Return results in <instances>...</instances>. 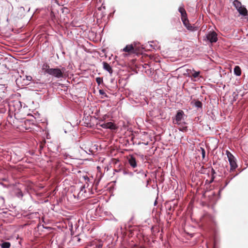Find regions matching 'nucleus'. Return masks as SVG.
<instances>
[{
	"label": "nucleus",
	"mask_w": 248,
	"mask_h": 248,
	"mask_svg": "<svg viewBox=\"0 0 248 248\" xmlns=\"http://www.w3.org/2000/svg\"><path fill=\"white\" fill-rule=\"evenodd\" d=\"M145 49V47L143 46H139L135 45L134 46L132 44L127 45L125 46V57L127 55H139L142 54L143 50Z\"/></svg>",
	"instance_id": "f257e3e1"
},
{
	"label": "nucleus",
	"mask_w": 248,
	"mask_h": 248,
	"mask_svg": "<svg viewBox=\"0 0 248 248\" xmlns=\"http://www.w3.org/2000/svg\"><path fill=\"white\" fill-rule=\"evenodd\" d=\"M89 186V185L88 184L87 186V188H88V191L85 189L86 186L85 185L83 186H81L80 190H75L73 194V197L75 199H76L78 201H83L86 198H88L90 195V190L91 188H88Z\"/></svg>",
	"instance_id": "f03ea898"
},
{
	"label": "nucleus",
	"mask_w": 248,
	"mask_h": 248,
	"mask_svg": "<svg viewBox=\"0 0 248 248\" xmlns=\"http://www.w3.org/2000/svg\"><path fill=\"white\" fill-rule=\"evenodd\" d=\"M65 70L64 67H62V69L51 68L48 75L56 78H63V73Z\"/></svg>",
	"instance_id": "7ed1b4c3"
},
{
	"label": "nucleus",
	"mask_w": 248,
	"mask_h": 248,
	"mask_svg": "<svg viewBox=\"0 0 248 248\" xmlns=\"http://www.w3.org/2000/svg\"><path fill=\"white\" fill-rule=\"evenodd\" d=\"M203 40L211 44L216 43L218 40L217 34L215 31H210L203 36Z\"/></svg>",
	"instance_id": "20e7f679"
},
{
	"label": "nucleus",
	"mask_w": 248,
	"mask_h": 248,
	"mask_svg": "<svg viewBox=\"0 0 248 248\" xmlns=\"http://www.w3.org/2000/svg\"><path fill=\"white\" fill-rule=\"evenodd\" d=\"M226 155L230 165V171L231 172L233 171L238 167L236 163V159L233 155L228 151H226Z\"/></svg>",
	"instance_id": "39448f33"
},
{
	"label": "nucleus",
	"mask_w": 248,
	"mask_h": 248,
	"mask_svg": "<svg viewBox=\"0 0 248 248\" xmlns=\"http://www.w3.org/2000/svg\"><path fill=\"white\" fill-rule=\"evenodd\" d=\"M127 163L130 166L134 169L137 167V161L135 156L134 155L129 154L125 156Z\"/></svg>",
	"instance_id": "423d86ee"
},
{
	"label": "nucleus",
	"mask_w": 248,
	"mask_h": 248,
	"mask_svg": "<svg viewBox=\"0 0 248 248\" xmlns=\"http://www.w3.org/2000/svg\"><path fill=\"white\" fill-rule=\"evenodd\" d=\"M184 115V112L182 110H178L176 112L174 118H173V123L180 125L181 121L183 119Z\"/></svg>",
	"instance_id": "0eeeda50"
},
{
	"label": "nucleus",
	"mask_w": 248,
	"mask_h": 248,
	"mask_svg": "<svg viewBox=\"0 0 248 248\" xmlns=\"http://www.w3.org/2000/svg\"><path fill=\"white\" fill-rule=\"evenodd\" d=\"M186 72L189 77L198 78L199 77L201 72L200 71H195L193 69H187Z\"/></svg>",
	"instance_id": "6e6552de"
},
{
	"label": "nucleus",
	"mask_w": 248,
	"mask_h": 248,
	"mask_svg": "<svg viewBox=\"0 0 248 248\" xmlns=\"http://www.w3.org/2000/svg\"><path fill=\"white\" fill-rule=\"evenodd\" d=\"M124 92H125V97H126L128 98V99L130 101H131V100L133 101L134 98L135 96L134 93L132 91L129 90L128 89H125V88Z\"/></svg>",
	"instance_id": "1a4fd4ad"
},
{
	"label": "nucleus",
	"mask_w": 248,
	"mask_h": 248,
	"mask_svg": "<svg viewBox=\"0 0 248 248\" xmlns=\"http://www.w3.org/2000/svg\"><path fill=\"white\" fill-rule=\"evenodd\" d=\"M100 125L103 128H109L113 129L115 128V125L112 122L103 123L100 124Z\"/></svg>",
	"instance_id": "9d476101"
},
{
	"label": "nucleus",
	"mask_w": 248,
	"mask_h": 248,
	"mask_svg": "<svg viewBox=\"0 0 248 248\" xmlns=\"http://www.w3.org/2000/svg\"><path fill=\"white\" fill-rule=\"evenodd\" d=\"M103 68L106 71H108L109 74H111L113 72V70L110 65L107 62H103Z\"/></svg>",
	"instance_id": "9b49d317"
},
{
	"label": "nucleus",
	"mask_w": 248,
	"mask_h": 248,
	"mask_svg": "<svg viewBox=\"0 0 248 248\" xmlns=\"http://www.w3.org/2000/svg\"><path fill=\"white\" fill-rule=\"evenodd\" d=\"M191 104L195 106L197 108H202V103L199 100H194L191 102Z\"/></svg>",
	"instance_id": "f8f14e48"
},
{
	"label": "nucleus",
	"mask_w": 248,
	"mask_h": 248,
	"mask_svg": "<svg viewBox=\"0 0 248 248\" xmlns=\"http://www.w3.org/2000/svg\"><path fill=\"white\" fill-rule=\"evenodd\" d=\"M238 13L242 16H248V10L244 5H242L240 8V10H238Z\"/></svg>",
	"instance_id": "ddd939ff"
},
{
	"label": "nucleus",
	"mask_w": 248,
	"mask_h": 248,
	"mask_svg": "<svg viewBox=\"0 0 248 248\" xmlns=\"http://www.w3.org/2000/svg\"><path fill=\"white\" fill-rule=\"evenodd\" d=\"M51 68H50V66L47 63L43 64L42 67V69L44 71V72L45 74H47L48 75L50 71Z\"/></svg>",
	"instance_id": "4468645a"
},
{
	"label": "nucleus",
	"mask_w": 248,
	"mask_h": 248,
	"mask_svg": "<svg viewBox=\"0 0 248 248\" xmlns=\"http://www.w3.org/2000/svg\"><path fill=\"white\" fill-rule=\"evenodd\" d=\"M204 219L206 220V221H210L212 223H215V218L214 217L210 215L207 214L205 215Z\"/></svg>",
	"instance_id": "2eb2a0df"
},
{
	"label": "nucleus",
	"mask_w": 248,
	"mask_h": 248,
	"mask_svg": "<svg viewBox=\"0 0 248 248\" xmlns=\"http://www.w3.org/2000/svg\"><path fill=\"white\" fill-rule=\"evenodd\" d=\"M233 72L234 74L236 76H240L241 75V69L240 67L236 65L234 66L233 69Z\"/></svg>",
	"instance_id": "dca6fc26"
},
{
	"label": "nucleus",
	"mask_w": 248,
	"mask_h": 248,
	"mask_svg": "<svg viewBox=\"0 0 248 248\" xmlns=\"http://www.w3.org/2000/svg\"><path fill=\"white\" fill-rule=\"evenodd\" d=\"M142 66L143 68L145 69V72H146L147 74H151L152 73L150 65L148 63H145L142 65Z\"/></svg>",
	"instance_id": "f3484780"
},
{
	"label": "nucleus",
	"mask_w": 248,
	"mask_h": 248,
	"mask_svg": "<svg viewBox=\"0 0 248 248\" xmlns=\"http://www.w3.org/2000/svg\"><path fill=\"white\" fill-rule=\"evenodd\" d=\"M233 5L235 7L237 11L240 10V8L242 6L241 3L238 0H234L233 2Z\"/></svg>",
	"instance_id": "a211bd4d"
},
{
	"label": "nucleus",
	"mask_w": 248,
	"mask_h": 248,
	"mask_svg": "<svg viewBox=\"0 0 248 248\" xmlns=\"http://www.w3.org/2000/svg\"><path fill=\"white\" fill-rule=\"evenodd\" d=\"M186 28L190 31H195L198 30V28L197 27L192 26L189 23L186 26Z\"/></svg>",
	"instance_id": "6ab92c4d"
},
{
	"label": "nucleus",
	"mask_w": 248,
	"mask_h": 248,
	"mask_svg": "<svg viewBox=\"0 0 248 248\" xmlns=\"http://www.w3.org/2000/svg\"><path fill=\"white\" fill-rule=\"evenodd\" d=\"M232 98L231 101L232 103H233L234 102H235L237 100L238 94L236 92H233V93L232 94Z\"/></svg>",
	"instance_id": "aec40b11"
},
{
	"label": "nucleus",
	"mask_w": 248,
	"mask_h": 248,
	"mask_svg": "<svg viewBox=\"0 0 248 248\" xmlns=\"http://www.w3.org/2000/svg\"><path fill=\"white\" fill-rule=\"evenodd\" d=\"M0 245L1 248H10L11 246V243L9 242H3Z\"/></svg>",
	"instance_id": "412c9836"
},
{
	"label": "nucleus",
	"mask_w": 248,
	"mask_h": 248,
	"mask_svg": "<svg viewBox=\"0 0 248 248\" xmlns=\"http://www.w3.org/2000/svg\"><path fill=\"white\" fill-rule=\"evenodd\" d=\"M230 182V180H227L226 179V182H225V185L222 186V187H221L220 188H219V190L218 191V193L219 194H220L221 193V192L225 188V187L229 184V183Z\"/></svg>",
	"instance_id": "4be33fe9"
},
{
	"label": "nucleus",
	"mask_w": 248,
	"mask_h": 248,
	"mask_svg": "<svg viewBox=\"0 0 248 248\" xmlns=\"http://www.w3.org/2000/svg\"><path fill=\"white\" fill-rule=\"evenodd\" d=\"M16 195L19 198H22L23 196V193L20 190H18Z\"/></svg>",
	"instance_id": "5701e85b"
},
{
	"label": "nucleus",
	"mask_w": 248,
	"mask_h": 248,
	"mask_svg": "<svg viewBox=\"0 0 248 248\" xmlns=\"http://www.w3.org/2000/svg\"><path fill=\"white\" fill-rule=\"evenodd\" d=\"M179 12L181 14L182 12H184L186 10L184 8V5L183 3H182L181 5L179 6L178 9Z\"/></svg>",
	"instance_id": "b1692460"
},
{
	"label": "nucleus",
	"mask_w": 248,
	"mask_h": 248,
	"mask_svg": "<svg viewBox=\"0 0 248 248\" xmlns=\"http://www.w3.org/2000/svg\"><path fill=\"white\" fill-rule=\"evenodd\" d=\"M200 150L201 151L202 158V159H204L206 155L205 150L203 147H200Z\"/></svg>",
	"instance_id": "393cba45"
},
{
	"label": "nucleus",
	"mask_w": 248,
	"mask_h": 248,
	"mask_svg": "<svg viewBox=\"0 0 248 248\" xmlns=\"http://www.w3.org/2000/svg\"><path fill=\"white\" fill-rule=\"evenodd\" d=\"M183 23V24L184 25V26L186 27L187 25H188L189 24V20L188 19V18H183V19H181Z\"/></svg>",
	"instance_id": "a878e982"
},
{
	"label": "nucleus",
	"mask_w": 248,
	"mask_h": 248,
	"mask_svg": "<svg viewBox=\"0 0 248 248\" xmlns=\"http://www.w3.org/2000/svg\"><path fill=\"white\" fill-rule=\"evenodd\" d=\"M154 41H150V42H148V43H151L149 45V46L150 47V48H153L154 49H156V47H157L156 46H155V45H153L152 43H154Z\"/></svg>",
	"instance_id": "bb28decb"
},
{
	"label": "nucleus",
	"mask_w": 248,
	"mask_h": 248,
	"mask_svg": "<svg viewBox=\"0 0 248 248\" xmlns=\"http://www.w3.org/2000/svg\"><path fill=\"white\" fill-rule=\"evenodd\" d=\"M180 14L181 16V19L187 18V16L186 10L184 12L181 13Z\"/></svg>",
	"instance_id": "cd10ccee"
},
{
	"label": "nucleus",
	"mask_w": 248,
	"mask_h": 248,
	"mask_svg": "<svg viewBox=\"0 0 248 248\" xmlns=\"http://www.w3.org/2000/svg\"><path fill=\"white\" fill-rule=\"evenodd\" d=\"M180 14L181 16V19L187 18V16L186 10L184 12L181 13Z\"/></svg>",
	"instance_id": "c85d7f7f"
},
{
	"label": "nucleus",
	"mask_w": 248,
	"mask_h": 248,
	"mask_svg": "<svg viewBox=\"0 0 248 248\" xmlns=\"http://www.w3.org/2000/svg\"><path fill=\"white\" fill-rule=\"evenodd\" d=\"M125 174H127V175H130L131 176H132L134 175V172H131V171H129V170H127L125 168Z\"/></svg>",
	"instance_id": "c756f323"
},
{
	"label": "nucleus",
	"mask_w": 248,
	"mask_h": 248,
	"mask_svg": "<svg viewBox=\"0 0 248 248\" xmlns=\"http://www.w3.org/2000/svg\"><path fill=\"white\" fill-rule=\"evenodd\" d=\"M96 81L97 83L98 84H100L103 82V79L101 78H96Z\"/></svg>",
	"instance_id": "7c9ffc66"
},
{
	"label": "nucleus",
	"mask_w": 248,
	"mask_h": 248,
	"mask_svg": "<svg viewBox=\"0 0 248 248\" xmlns=\"http://www.w3.org/2000/svg\"><path fill=\"white\" fill-rule=\"evenodd\" d=\"M99 92L100 94L103 95L105 97H107V94L103 90H99Z\"/></svg>",
	"instance_id": "2f4dec72"
},
{
	"label": "nucleus",
	"mask_w": 248,
	"mask_h": 248,
	"mask_svg": "<svg viewBox=\"0 0 248 248\" xmlns=\"http://www.w3.org/2000/svg\"><path fill=\"white\" fill-rule=\"evenodd\" d=\"M238 175V173H236L235 175H233V176H229L227 178V180H230V181L233 178H234L236 175Z\"/></svg>",
	"instance_id": "473e14b6"
},
{
	"label": "nucleus",
	"mask_w": 248,
	"mask_h": 248,
	"mask_svg": "<svg viewBox=\"0 0 248 248\" xmlns=\"http://www.w3.org/2000/svg\"><path fill=\"white\" fill-rule=\"evenodd\" d=\"M26 79L28 81H30L32 80V77L31 76H26Z\"/></svg>",
	"instance_id": "72a5a7b5"
},
{
	"label": "nucleus",
	"mask_w": 248,
	"mask_h": 248,
	"mask_svg": "<svg viewBox=\"0 0 248 248\" xmlns=\"http://www.w3.org/2000/svg\"><path fill=\"white\" fill-rule=\"evenodd\" d=\"M187 129V127H183L182 128H179V130L182 132H186Z\"/></svg>",
	"instance_id": "f704fd0d"
},
{
	"label": "nucleus",
	"mask_w": 248,
	"mask_h": 248,
	"mask_svg": "<svg viewBox=\"0 0 248 248\" xmlns=\"http://www.w3.org/2000/svg\"><path fill=\"white\" fill-rule=\"evenodd\" d=\"M103 247V244L101 243H99L98 244L96 245L95 248H102Z\"/></svg>",
	"instance_id": "c9c22d12"
},
{
	"label": "nucleus",
	"mask_w": 248,
	"mask_h": 248,
	"mask_svg": "<svg viewBox=\"0 0 248 248\" xmlns=\"http://www.w3.org/2000/svg\"><path fill=\"white\" fill-rule=\"evenodd\" d=\"M132 72H133L132 73L128 74V77H129L130 75H133L134 73H136V74L138 73V72H137L136 69H133L132 70Z\"/></svg>",
	"instance_id": "e433bc0d"
},
{
	"label": "nucleus",
	"mask_w": 248,
	"mask_h": 248,
	"mask_svg": "<svg viewBox=\"0 0 248 248\" xmlns=\"http://www.w3.org/2000/svg\"><path fill=\"white\" fill-rule=\"evenodd\" d=\"M213 165L214 166H216V168H217L218 166H219V164L218 163V162L217 161H214Z\"/></svg>",
	"instance_id": "4c0bfd02"
},
{
	"label": "nucleus",
	"mask_w": 248,
	"mask_h": 248,
	"mask_svg": "<svg viewBox=\"0 0 248 248\" xmlns=\"http://www.w3.org/2000/svg\"><path fill=\"white\" fill-rule=\"evenodd\" d=\"M211 173L212 176H215V174L216 173L215 170L213 168L211 169Z\"/></svg>",
	"instance_id": "58836bf2"
},
{
	"label": "nucleus",
	"mask_w": 248,
	"mask_h": 248,
	"mask_svg": "<svg viewBox=\"0 0 248 248\" xmlns=\"http://www.w3.org/2000/svg\"><path fill=\"white\" fill-rule=\"evenodd\" d=\"M84 178L85 179V180L86 181V183L90 181V179L88 176H84Z\"/></svg>",
	"instance_id": "ea45409f"
},
{
	"label": "nucleus",
	"mask_w": 248,
	"mask_h": 248,
	"mask_svg": "<svg viewBox=\"0 0 248 248\" xmlns=\"http://www.w3.org/2000/svg\"><path fill=\"white\" fill-rule=\"evenodd\" d=\"M215 178V176H212L210 182V183H212L214 181Z\"/></svg>",
	"instance_id": "a19ab883"
},
{
	"label": "nucleus",
	"mask_w": 248,
	"mask_h": 248,
	"mask_svg": "<svg viewBox=\"0 0 248 248\" xmlns=\"http://www.w3.org/2000/svg\"><path fill=\"white\" fill-rule=\"evenodd\" d=\"M75 238L77 239V241L79 242L80 241V239L78 236H76L75 237Z\"/></svg>",
	"instance_id": "79ce46f5"
},
{
	"label": "nucleus",
	"mask_w": 248,
	"mask_h": 248,
	"mask_svg": "<svg viewBox=\"0 0 248 248\" xmlns=\"http://www.w3.org/2000/svg\"><path fill=\"white\" fill-rule=\"evenodd\" d=\"M126 228H127V225L125 224V228H124V229H125V235H126Z\"/></svg>",
	"instance_id": "37998d69"
},
{
	"label": "nucleus",
	"mask_w": 248,
	"mask_h": 248,
	"mask_svg": "<svg viewBox=\"0 0 248 248\" xmlns=\"http://www.w3.org/2000/svg\"><path fill=\"white\" fill-rule=\"evenodd\" d=\"M127 143H129L128 140H125V143H124L125 146L126 145Z\"/></svg>",
	"instance_id": "c03bdc74"
},
{
	"label": "nucleus",
	"mask_w": 248,
	"mask_h": 248,
	"mask_svg": "<svg viewBox=\"0 0 248 248\" xmlns=\"http://www.w3.org/2000/svg\"><path fill=\"white\" fill-rule=\"evenodd\" d=\"M9 107H10V110H11V111H12V105H11V104H10V105H9Z\"/></svg>",
	"instance_id": "a18cd8bd"
},
{
	"label": "nucleus",
	"mask_w": 248,
	"mask_h": 248,
	"mask_svg": "<svg viewBox=\"0 0 248 248\" xmlns=\"http://www.w3.org/2000/svg\"><path fill=\"white\" fill-rule=\"evenodd\" d=\"M134 172H137V173H139L140 172V171H138V170H134Z\"/></svg>",
	"instance_id": "49530a36"
},
{
	"label": "nucleus",
	"mask_w": 248,
	"mask_h": 248,
	"mask_svg": "<svg viewBox=\"0 0 248 248\" xmlns=\"http://www.w3.org/2000/svg\"><path fill=\"white\" fill-rule=\"evenodd\" d=\"M132 64H134L135 62V60H134V59H132Z\"/></svg>",
	"instance_id": "de8ad7c7"
},
{
	"label": "nucleus",
	"mask_w": 248,
	"mask_h": 248,
	"mask_svg": "<svg viewBox=\"0 0 248 248\" xmlns=\"http://www.w3.org/2000/svg\"><path fill=\"white\" fill-rule=\"evenodd\" d=\"M129 77H128V76L126 78H124V79H126V78H128Z\"/></svg>",
	"instance_id": "09e8293b"
},
{
	"label": "nucleus",
	"mask_w": 248,
	"mask_h": 248,
	"mask_svg": "<svg viewBox=\"0 0 248 248\" xmlns=\"http://www.w3.org/2000/svg\"><path fill=\"white\" fill-rule=\"evenodd\" d=\"M127 225L128 227H130V224H128Z\"/></svg>",
	"instance_id": "8fccbe9b"
},
{
	"label": "nucleus",
	"mask_w": 248,
	"mask_h": 248,
	"mask_svg": "<svg viewBox=\"0 0 248 248\" xmlns=\"http://www.w3.org/2000/svg\"><path fill=\"white\" fill-rule=\"evenodd\" d=\"M122 171L123 173H124V170H122Z\"/></svg>",
	"instance_id": "3c124183"
},
{
	"label": "nucleus",
	"mask_w": 248,
	"mask_h": 248,
	"mask_svg": "<svg viewBox=\"0 0 248 248\" xmlns=\"http://www.w3.org/2000/svg\"><path fill=\"white\" fill-rule=\"evenodd\" d=\"M126 62H125V65H124V66L125 67H126V64H125Z\"/></svg>",
	"instance_id": "603ef678"
},
{
	"label": "nucleus",
	"mask_w": 248,
	"mask_h": 248,
	"mask_svg": "<svg viewBox=\"0 0 248 248\" xmlns=\"http://www.w3.org/2000/svg\"><path fill=\"white\" fill-rule=\"evenodd\" d=\"M89 152L92 154V151H91V150H89Z\"/></svg>",
	"instance_id": "864d4df0"
}]
</instances>
